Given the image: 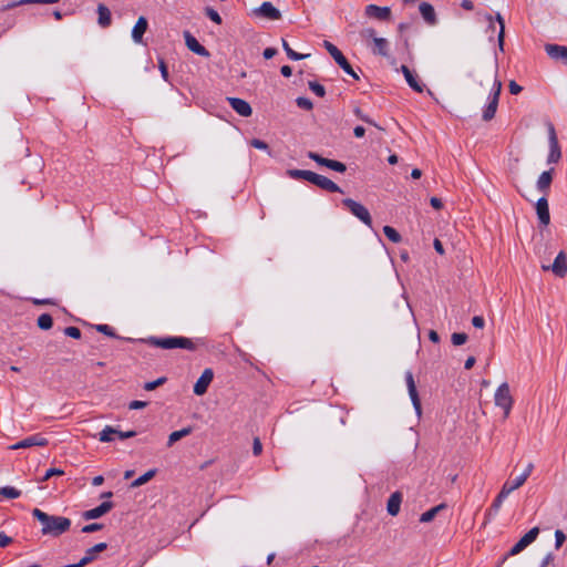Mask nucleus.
I'll use <instances>...</instances> for the list:
<instances>
[{
	"label": "nucleus",
	"instance_id": "1",
	"mask_svg": "<svg viewBox=\"0 0 567 567\" xmlns=\"http://www.w3.org/2000/svg\"><path fill=\"white\" fill-rule=\"evenodd\" d=\"M498 73V63L495 62L493 76H492V85L489 89L488 103L486 107L483 110L482 117L484 121H491L497 111L499 96L503 87L502 81L497 76Z\"/></svg>",
	"mask_w": 567,
	"mask_h": 567
},
{
	"label": "nucleus",
	"instance_id": "2",
	"mask_svg": "<svg viewBox=\"0 0 567 567\" xmlns=\"http://www.w3.org/2000/svg\"><path fill=\"white\" fill-rule=\"evenodd\" d=\"M32 515L41 523V532H65L71 527V520L69 518L48 515L39 508H34Z\"/></svg>",
	"mask_w": 567,
	"mask_h": 567
},
{
	"label": "nucleus",
	"instance_id": "3",
	"mask_svg": "<svg viewBox=\"0 0 567 567\" xmlns=\"http://www.w3.org/2000/svg\"><path fill=\"white\" fill-rule=\"evenodd\" d=\"M147 343L162 349H186L189 351H194L196 349L195 343L192 339L186 337H166V338H156L152 337L147 340Z\"/></svg>",
	"mask_w": 567,
	"mask_h": 567
},
{
	"label": "nucleus",
	"instance_id": "4",
	"mask_svg": "<svg viewBox=\"0 0 567 567\" xmlns=\"http://www.w3.org/2000/svg\"><path fill=\"white\" fill-rule=\"evenodd\" d=\"M360 37L363 41H371V51L373 54L381 56H389L390 53V43L385 38H381L377 35V32L373 28H364L360 31Z\"/></svg>",
	"mask_w": 567,
	"mask_h": 567
},
{
	"label": "nucleus",
	"instance_id": "5",
	"mask_svg": "<svg viewBox=\"0 0 567 567\" xmlns=\"http://www.w3.org/2000/svg\"><path fill=\"white\" fill-rule=\"evenodd\" d=\"M495 405L503 409L504 419L509 416L511 410L513 408V396L511 394L509 385L507 382H503L495 391L494 394Z\"/></svg>",
	"mask_w": 567,
	"mask_h": 567
},
{
	"label": "nucleus",
	"instance_id": "6",
	"mask_svg": "<svg viewBox=\"0 0 567 567\" xmlns=\"http://www.w3.org/2000/svg\"><path fill=\"white\" fill-rule=\"evenodd\" d=\"M324 48L330 53V55L334 59L337 64L349 75H351L353 79L358 80L359 75L353 70L351 64L348 62L346 56L342 54V52L331 42L324 41L323 42Z\"/></svg>",
	"mask_w": 567,
	"mask_h": 567
},
{
	"label": "nucleus",
	"instance_id": "7",
	"mask_svg": "<svg viewBox=\"0 0 567 567\" xmlns=\"http://www.w3.org/2000/svg\"><path fill=\"white\" fill-rule=\"evenodd\" d=\"M548 132V143H549V153L547 156L548 164H556L561 158V151L558 143L556 130L553 123L548 122L546 124Z\"/></svg>",
	"mask_w": 567,
	"mask_h": 567
},
{
	"label": "nucleus",
	"instance_id": "8",
	"mask_svg": "<svg viewBox=\"0 0 567 567\" xmlns=\"http://www.w3.org/2000/svg\"><path fill=\"white\" fill-rule=\"evenodd\" d=\"M342 204L350 210V213L360 219L368 227L372 226V217L367 207L362 204L351 199L346 198L342 200Z\"/></svg>",
	"mask_w": 567,
	"mask_h": 567
},
{
	"label": "nucleus",
	"instance_id": "9",
	"mask_svg": "<svg viewBox=\"0 0 567 567\" xmlns=\"http://www.w3.org/2000/svg\"><path fill=\"white\" fill-rule=\"evenodd\" d=\"M534 468L533 463H528L522 474L507 481L503 485V495H509L515 489L519 488L527 481Z\"/></svg>",
	"mask_w": 567,
	"mask_h": 567
},
{
	"label": "nucleus",
	"instance_id": "10",
	"mask_svg": "<svg viewBox=\"0 0 567 567\" xmlns=\"http://www.w3.org/2000/svg\"><path fill=\"white\" fill-rule=\"evenodd\" d=\"M364 16L371 20L388 22L392 18V12H391L390 7H379L377 4H368L364 8Z\"/></svg>",
	"mask_w": 567,
	"mask_h": 567
},
{
	"label": "nucleus",
	"instance_id": "11",
	"mask_svg": "<svg viewBox=\"0 0 567 567\" xmlns=\"http://www.w3.org/2000/svg\"><path fill=\"white\" fill-rule=\"evenodd\" d=\"M308 157L310 159L315 161L317 164H319L321 166H326V167H328L332 171H336L338 173H344L347 171V166L342 162L322 157L318 153L308 152Z\"/></svg>",
	"mask_w": 567,
	"mask_h": 567
},
{
	"label": "nucleus",
	"instance_id": "12",
	"mask_svg": "<svg viewBox=\"0 0 567 567\" xmlns=\"http://www.w3.org/2000/svg\"><path fill=\"white\" fill-rule=\"evenodd\" d=\"M252 13L257 17H262L268 20H279L281 18L280 11L268 1L261 3L260 7L252 10Z\"/></svg>",
	"mask_w": 567,
	"mask_h": 567
},
{
	"label": "nucleus",
	"instance_id": "13",
	"mask_svg": "<svg viewBox=\"0 0 567 567\" xmlns=\"http://www.w3.org/2000/svg\"><path fill=\"white\" fill-rule=\"evenodd\" d=\"M213 379L214 371L210 368L205 369L194 385V393L196 395H204Z\"/></svg>",
	"mask_w": 567,
	"mask_h": 567
},
{
	"label": "nucleus",
	"instance_id": "14",
	"mask_svg": "<svg viewBox=\"0 0 567 567\" xmlns=\"http://www.w3.org/2000/svg\"><path fill=\"white\" fill-rule=\"evenodd\" d=\"M405 381H406L409 395H410L413 406L416 411V414L421 415V412H422L421 402H420V398L417 394V390H416V385H415L412 372L408 371L405 373Z\"/></svg>",
	"mask_w": 567,
	"mask_h": 567
},
{
	"label": "nucleus",
	"instance_id": "15",
	"mask_svg": "<svg viewBox=\"0 0 567 567\" xmlns=\"http://www.w3.org/2000/svg\"><path fill=\"white\" fill-rule=\"evenodd\" d=\"M543 270H551L556 276L564 277L567 274V257L564 251H560L551 266H542Z\"/></svg>",
	"mask_w": 567,
	"mask_h": 567
},
{
	"label": "nucleus",
	"instance_id": "16",
	"mask_svg": "<svg viewBox=\"0 0 567 567\" xmlns=\"http://www.w3.org/2000/svg\"><path fill=\"white\" fill-rule=\"evenodd\" d=\"M48 444V440L40 434H35L29 437H25L18 443L10 446L11 450L19 449H29L32 446H45Z\"/></svg>",
	"mask_w": 567,
	"mask_h": 567
},
{
	"label": "nucleus",
	"instance_id": "17",
	"mask_svg": "<svg viewBox=\"0 0 567 567\" xmlns=\"http://www.w3.org/2000/svg\"><path fill=\"white\" fill-rule=\"evenodd\" d=\"M311 184L331 193H341V188L328 177L313 173Z\"/></svg>",
	"mask_w": 567,
	"mask_h": 567
},
{
	"label": "nucleus",
	"instance_id": "18",
	"mask_svg": "<svg viewBox=\"0 0 567 567\" xmlns=\"http://www.w3.org/2000/svg\"><path fill=\"white\" fill-rule=\"evenodd\" d=\"M227 101L231 109L240 116L248 117L251 115L252 109L247 101L239 97H227Z\"/></svg>",
	"mask_w": 567,
	"mask_h": 567
},
{
	"label": "nucleus",
	"instance_id": "19",
	"mask_svg": "<svg viewBox=\"0 0 567 567\" xmlns=\"http://www.w3.org/2000/svg\"><path fill=\"white\" fill-rule=\"evenodd\" d=\"M545 51L550 59L560 61L567 65V47L558 44H546Z\"/></svg>",
	"mask_w": 567,
	"mask_h": 567
},
{
	"label": "nucleus",
	"instance_id": "20",
	"mask_svg": "<svg viewBox=\"0 0 567 567\" xmlns=\"http://www.w3.org/2000/svg\"><path fill=\"white\" fill-rule=\"evenodd\" d=\"M535 208L539 223L543 226H547L550 223V214L547 198L545 196L540 197L536 202Z\"/></svg>",
	"mask_w": 567,
	"mask_h": 567
},
{
	"label": "nucleus",
	"instance_id": "21",
	"mask_svg": "<svg viewBox=\"0 0 567 567\" xmlns=\"http://www.w3.org/2000/svg\"><path fill=\"white\" fill-rule=\"evenodd\" d=\"M184 38H185V44L187 47L188 50H190L192 52L200 55V56H209V52L206 50L205 47H203L197 40L195 37H193L190 34V32L188 31H185L184 32Z\"/></svg>",
	"mask_w": 567,
	"mask_h": 567
},
{
	"label": "nucleus",
	"instance_id": "22",
	"mask_svg": "<svg viewBox=\"0 0 567 567\" xmlns=\"http://www.w3.org/2000/svg\"><path fill=\"white\" fill-rule=\"evenodd\" d=\"M113 508V503L110 502V501H105L103 502L101 505H99L97 507L95 508H92V509H89V511H85L83 514H82V517L86 520L89 519H95V518H99L101 517L102 515L106 514L107 512H110L111 509Z\"/></svg>",
	"mask_w": 567,
	"mask_h": 567
},
{
	"label": "nucleus",
	"instance_id": "23",
	"mask_svg": "<svg viewBox=\"0 0 567 567\" xmlns=\"http://www.w3.org/2000/svg\"><path fill=\"white\" fill-rule=\"evenodd\" d=\"M401 72L411 89L419 93L423 92L424 84L419 81L417 75L414 72H412L406 65H401Z\"/></svg>",
	"mask_w": 567,
	"mask_h": 567
},
{
	"label": "nucleus",
	"instance_id": "24",
	"mask_svg": "<svg viewBox=\"0 0 567 567\" xmlns=\"http://www.w3.org/2000/svg\"><path fill=\"white\" fill-rule=\"evenodd\" d=\"M419 10H420V13L423 18V20L429 24V25H435L437 24V17H436V13H435V10H434V7L429 3V2H422L420 6H419Z\"/></svg>",
	"mask_w": 567,
	"mask_h": 567
},
{
	"label": "nucleus",
	"instance_id": "25",
	"mask_svg": "<svg viewBox=\"0 0 567 567\" xmlns=\"http://www.w3.org/2000/svg\"><path fill=\"white\" fill-rule=\"evenodd\" d=\"M553 172L554 168H550L548 171L543 172L536 183V187L539 192H542L544 195H547L553 182Z\"/></svg>",
	"mask_w": 567,
	"mask_h": 567
},
{
	"label": "nucleus",
	"instance_id": "26",
	"mask_svg": "<svg viewBox=\"0 0 567 567\" xmlns=\"http://www.w3.org/2000/svg\"><path fill=\"white\" fill-rule=\"evenodd\" d=\"M147 20L145 17H140L132 29V39L135 43H142L143 35L147 30Z\"/></svg>",
	"mask_w": 567,
	"mask_h": 567
},
{
	"label": "nucleus",
	"instance_id": "27",
	"mask_svg": "<svg viewBox=\"0 0 567 567\" xmlns=\"http://www.w3.org/2000/svg\"><path fill=\"white\" fill-rule=\"evenodd\" d=\"M537 534H524V536L511 548L508 555L514 556L524 550L536 539Z\"/></svg>",
	"mask_w": 567,
	"mask_h": 567
},
{
	"label": "nucleus",
	"instance_id": "28",
	"mask_svg": "<svg viewBox=\"0 0 567 567\" xmlns=\"http://www.w3.org/2000/svg\"><path fill=\"white\" fill-rule=\"evenodd\" d=\"M97 23L101 28H107L111 25L112 23V16H111V11L110 9L103 4V3H100L97 6Z\"/></svg>",
	"mask_w": 567,
	"mask_h": 567
},
{
	"label": "nucleus",
	"instance_id": "29",
	"mask_svg": "<svg viewBox=\"0 0 567 567\" xmlns=\"http://www.w3.org/2000/svg\"><path fill=\"white\" fill-rule=\"evenodd\" d=\"M402 503V495L400 492H395L391 494L388 499L386 509L391 516H395L400 512V506Z\"/></svg>",
	"mask_w": 567,
	"mask_h": 567
},
{
	"label": "nucleus",
	"instance_id": "30",
	"mask_svg": "<svg viewBox=\"0 0 567 567\" xmlns=\"http://www.w3.org/2000/svg\"><path fill=\"white\" fill-rule=\"evenodd\" d=\"M287 175L293 179H305V181L311 183L312 177H313V172L306 171V169H288Z\"/></svg>",
	"mask_w": 567,
	"mask_h": 567
},
{
	"label": "nucleus",
	"instance_id": "31",
	"mask_svg": "<svg viewBox=\"0 0 567 567\" xmlns=\"http://www.w3.org/2000/svg\"><path fill=\"white\" fill-rule=\"evenodd\" d=\"M192 433V427H184L178 431H174L168 435L167 446L171 447L174 443L182 440L183 437Z\"/></svg>",
	"mask_w": 567,
	"mask_h": 567
},
{
	"label": "nucleus",
	"instance_id": "32",
	"mask_svg": "<svg viewBox=\"0 0 567 567\" xmlns=\"http://www.w3.org/2000/svg\"><path fill=\"white\" fill-rule=\"evenodd\" d=\"M59 1L60 0H20V1H17V2L9 3L7 6V8L11 9V8H14V7H18V6H23V4H53V3H56Z\"/></svg>",
	"mask_w": 567,
	"mask_h": 567
},
{
	"label": "nucleus",
	"instance_id": "33",
	"mask_svg": "<svg viewBox=\"0 0 567 567\" xmlns=\"http://www.w3.org/2000/svg\"><path fill=\"white\" fill-rule=\"evenodd\" d=\"M445 507V504H440L437 506L432 507L431 509L426 511L421 515L420 520L424 523L431 522L436 516V514L444 509Z\"/></svg>",
	"mask_w": 567,
	"mask_h": 567
},
{
	"label": "nucleus",
	"instance_id": "34",
	"mask_svg": "<svg viewBox=\"0 0 567 567\" xmlns=\"http://www.w3.org/2000/svg\"><path fill=\"white\" fill-rule=\"evenodd\" d=\"M282 48L284 50L286 51L287 55L289 59L293 60V61H299V60H303L306 58H308L310 54H301V53H297L296 51H293L288 42L282 39Z\"/></svg>",
	"mask_w": 567,
	"mask_h": 567
},
{
	"label": "nucleus",
	"instance_id": "35",
	"mask_svg": "<svg viewBox=\"0 0 567 567\" xmlns=\"http://www.w3.org/2000/svg\"><path fill=\"white\" fill-rule=\"evenodd\" d=\"M156 474L155 470H150L140 477H137L132 484V487H140L151 481Z\"/></svg>",
	"mask_w": 567,
	"mask_h": 567
},
{
	"label": "nucleus",
	"instance_id": "36",
	"mask_svg": "<svg viewBox=\"0 0 567 567\" xmlns=\"http://www.w3.org/2000/svg\"><path fill=\"white\" fill-rule=\"evenodd\" d=\"M117 432L116 429L110 426V425H106L99 434V440L101 442H111L113 441V436L116 435L115 433Z\"/></svg>",
	"mask_w": 567,
	"mask_h": 567
},
{
	"label": "nucleus",
	"instance_id": "37",
	"mask_svg": "<svg viewBox=\"0 0 567 567\" xmlns=\"http://www.w3.org/2000/svg\"><path fill=\"white\" fill-rule=\"evenodd\" d=\"M53 324L52 317L49 313H42L38 318V327L42 330H49Z\"/></svg>",
	"mask_w": 567,
	"mask_h": 567
},
{
	"label": "nucleus",
	"instance_id": "38",
	"mask_svg": "<svg viewBox=\"0 0 567 567\" xmlns=\"http://www.w3.org/2000/svg\"><path fill=\"white\" fill-rule=\"evenodd\" d=\"M496 21L499 23V32H498V37H497L498 47L503 51V49H504V37H505V24H504V19H503V17L499 13L496 14Z\"/></svg>",
	"mask_w": 567,
	"mask_h": 567
},
{
	"label": "nucleus",
	"instance_id": "39",
	"mask_svg": "<svg viewBox=\"0 0 567 567\" xmlns=\"http://www.w3.org/2000/svg\"><path fill=\"white\" fill-rule=\"evenodd\" d=\"M383 233L385 237L391 240L392 243H400L401 241V235L391 226H384Z\"/></svg>",
	"mask_w": 567,
	"mask_h": 567
},
{
	"label": "nucleus",
	"instance_id": "40",
	"mask_svg": "<svg viewBox=\"0 0 567 567\" xmlns=\"http://www.w3.org/2000/svg\"><path fill=\"white\" fill-rule=\"evenodd\" d=\"M106 548L105 543H99L93 547L89 548L83 557H90L91 561L95 559L96 555Z\"/></svg>",
	"mask_w": 567,
	"mask_h": 567
},
{
	"label": "nucleus",
	"instance_id": "41",
	"mask_svg": "<svg viewBox=\"0 0 567 567\" xmlns=\"http://www.w3.org/2000/svg\"><path fill=\"white\" fill-rule=\"evenodd\" d=\"M0 495H3L7 498H18L21 495V492L14 487L6 486L0 488Z\"/></svg>",
	"mask_w": 567,
	"mask_h": 567
},
{
	"label": "nucleus",
	"instance_id": "42",
	"mask_svg": "<svg viewBox=\"0 0 567 567\" xmlns=\"http://www.w3.org/2000/svg\"><path fill=\"white\" fill-rule=\"evenodd\" d=\"M205 14L215 23L217 24H221L223 20H221V17L219 16V13L210 8V7H207L205 8Z\"/></svg>",
	"mask_w": 567,
	"mask_h": 567
},
{
	"label": "nucleus",
	"instance_id": "43",
	"mask_svg": "<svg viewBox=\"0 0 567 567\" xmlns=\"http://www.w3.org/2000/svg\"><path fill=\"white\" fill-rule=\"evenodd\" d=\"M309 89L318 96L323 97L326 94V90L323 85L319 84L318 82L310 81L309 82Z\"/></svg>",
	"mask_w": 567,
	"mask_h": 567
},
{
	"label": "nucleus",
	"instance_id": "44",
	"mask_svg": "<svg viewBox=\"0 0 567 567\" xmlns=\"http://www.w3.org/2000/svg\"><path fill=\"white\" fill-rule=\"evenodd\" d=\"M451 340L454 346H462L467 341V334L463 332H455L452 334Z\"/></svg>",
	"mask_w": 567,
	"mask_h": 567
},
{
	"label": "nucleus",
	"instance_id": "45",
	"mask_svg": "<svg viewBox=\"0 0 567 567\" xmlns=\"http://www.w3.org/2000/svg\"><path fill=\"white\" fill-rule=\"evenodd\" d=\"M297 105L306 111H310L313 107L312 102L308 97L299 96L296 100Z\"/></svg>",
	"mask_w": 567,
	"mask_h": 567
},
{
	"label": "nucleus",
	"instance_id": "46",
	"mask_svg": "<svg viewBox=\"0 0 567 567\" xmlns=\"http://www.w3.org/2000/svg\"><path fill=\"white\" fill-rule=\"evenodd\" d=\"M64 333H65V336L71 337L73 339H80L81 338L80 329L76 328V327H73V326L66 327L64 329Z\"/></svg>",
	"mask_w": 567,
	"mask_h": 567
},
{
	"label": "nucleus",
	"instance_id": "47",
	"mask_svg": "<svg viewBox=\"0 0 567 567\" xmlns=\"http://www.w3.org/2000/svg\"><path fill=\"white\" fill-rule=\"evenodd\" d=\"M165 380H166L165 378H159V379H157V380H155V381L146 382V383L144 384V389H145L146 391H153V390H155L157 386L162 385V384L165 382Z\"/></svg>",
	"mask_w": 567,
	"mask_h": 567
},
{
	"label": "nucleus",
	"instance_id": "48",
	"mask_svg": "<svg viewBox=\"0 0 567 567\" xmlns=\"http://www.w3.org/2000/svg\"><path fill=\"white\" fill-rule=\"evenodd\" d=\"M250 145L257 150L267 151L270 154L267 143L261 140L254 138L250 141Z\"/></svg>",
	"mask_w": 567,
	"mask_h": 567
},
{
	"label": "nucleus",
	"instance_id": "49",
	"mask_svg": "<svg viewBox=\"0 0 567 567\" xmlns=\"http://www.w3.org/2000/svg\"><path fill=\"white\" fill-rule=\"evenodd\" d=\"M96 330L99 332H102V333L109 336V337H115L114 330L107 324H99V326H96Z\"/></svg>",
	"mask_w": 567,
	"mask_h": 567
},
{
	"label": "nucleus",
	"instance_id": "50",
	"mask_svg": "<svg viewBox=\"0 0 567 567\" xmlns=\"http://www.w3.org/2000/svg\"><path fill=\"white\" fill-rule=\"evenodd\" d=\"M354 113L363 122L378 127L377 123L373 120H371L370 117H368L367 115H364L360 109H355Z\"/></svg>",
	"mask_w": 567,
	"mask_h": 567
},
{
	"label": "nucleus",
	"instance_id": "51",
	"mask_svg": "<svg viewBox=\"0 0 567 567\" xmlns=\"http://www.w3.org/2000/svg\"><path fill=\"white\" fill-rule=\"evenodd\" d=\"M261 452H262V444H261L259 437H255L254 443H252V453H254V455L257 456Z\"/></svg>",
	"mask_w": 567,
	"mask_h": 567
},
{
	"label": "nucleus",
	"instance_id": "52",
	"mask_svg": "<svg viewBox=\"0 0 567 567\" xmlns=\"http://www.w3.org/2000/svg\"><path fill=\"white\" fill-rule=\"evenodd\" d=\"M508 89H509L511 94H514V95L519 94L523 90V87L519 84H517L515 81H511L508 83Z\"/></svg>",
	"mask_w": 567,
	"mask_h": 567
},
{
	"label": "nucleus",
	"instance_id": "53",
	"mask_svg": "<svg viewBox=\"0 0 567 567\" xmlns=\"http://www.w3.org/2000/svg\"><path fill=\"white\" fill-rule=\"evenodd\" d=\"M64 472L62 470H59V468H49L43 477V481H48L50 477L54 476V475H63Z\"/></svg>",
	"mask_w": 567,
	"mask_h": 567
},
{
	"label": "nucleus",
	"instance_id": "54",
	"mask_svg": "<svg viewBox=\"0 0 567 567\" xmlns=\"http://www.w3.org/2000/svg\"><path fill=\"white\" fill-rule=\"evenodd\" d=\"M472 324H473L475 328H477V329H482V328H484L485 320H484V318H483V317H481V316H475V317H473V319H472Z\"/></svg>",
	"mask_w": 567,
	"mask_h": 567
},
{
	"label": "nucleus",
	"instance_id": "55",
	"mask_svg": "<svg viewBox=\"0 0 567 567\" xmlns=\"http://www.w3.org/2000/svg\"><path fill=\"white\" fill-rule=\"evenodd\" d=\"M146 405H147V403H146V402H144V401L134 400V401H132V402L130 403L128 408H130L131 410H138V409H143V408H145Z\"/></svg>",
	"mask_w": 567,
	"mask_h": 567
},
{
	"label": "nucleus",
	"instance_id": "56",
	"mask_svg": "<svg viewBox=\"0 0 567 567\" xmlns=\"http://www.w3.org/2000/svg\"><path fill=\"white\" fill-rule=\"evenodd\" d=\"M121 440H125V439H130V437H133L136 435V432L135 431H126V432H122V431H118L115 433Z\"/></svg>",
	"mask_w": 567,
	"mask_h": 567
},
{
	"label": "nucleus",
	"instance_id": "57",
	"mask_svg": "<svg viewBox=\"0 0 567 567\" xmlns=\"http://www.w3.org/2000/svg\"><path fill=\"white\" fill-rule=\"evenodd\" d=\"M276 54L277 50L275 48H266L262 53L264 58L267 60L272 59Z\"/></svg>",
	"mask_w": 567,
	"mask_h": 567
},
{
	"label": "nucleus",
	"instance_id": "58",
	"mask_svg": "<svg viewBox=\"0 0 567 567\" xmlns=\"http://www.w3.org/2000/svg\"><path fill=\"white\" fill-rule=\"evenodd\" d=\"M507 496H508V495H503V489H502V491L499 492V494L497 495V497L495 498L493 506H494L495 508H499V507H501V505H502V503H503V501H504Z\"/></svg>",
	"mask_w": 567,
	"mask_h": 567
},
{
	"label": "nucleus",
	"instance_id": "59",
	"mask_svg": "<svg viewBox=\"0 0 567 567\" xmlns=\"http://www.w3.org/2000/svg\"><path fill=\"white\" fill-rule=\"evenodd\" d=\"M159 70H161V74H162L163 79L165 81H167V79H168V70H167V66H166L164 60H159Z\"/></svg>",
	"mask_w": 567,
	"mask_h": 567
},
{
	"label": "nucleus",
	"instance_id": "60",
	"mask_svg": "<svg viewBox=\"0 0 567 567\" xmlns=\"http://www.w3.org/2000/svg\"><path fill=\"white\" fill-rule=\"evenodd\" d=\"M555 535H556L555 547L559 548L566 540V534H555Z\"/></svg>",
	"mask_w": 567,
	"mask_h": 567
},
{
	"label": "nucleus",
	"instance_id": "61",
	"mask_svg": "<svg viewBox=\"0 0 567 567\" xmlns=\"http://www.w3.org/2000/svg\"><path fill=\"white\" fill-rule=\"evenodd\" d=\"M101 527H102L101 525L94 523V524H90V525L82 527L81 532H96Z\"/></svg>",
	"mask_w": 567,
	"mask_h": 567
},
{
	"label": "nucleus",
	"instance_id": "62",
	"mask_svg": "<svg viewBox=\"0 0 567 567\" xmlns=\"http://www.w3.org/2000/svg\"><path fill=\"white\" fill-rule=\"evenodd\" d=\"M12 542V538L6 534H0V546L6 547Z\"/></svg>",
	"mask_w": 567,
	"mask_h": 567
},
{
	"label": "nucleus",
	"instance_id": "63",
	"mask_svg": "<svg viewBox=\"0 0 567 567\" xmlns=\"http://www.w3.org/2000/svg\"><path fill=\"white\" fill-rule=\"evenodd\" d=\"M430 203H431V206H432L433 208H435V209H441V208H442V206H443V204H442L441 199H440V198H437V197H432V198H431V200H430Z\"/></svg>",
	"mask_w": 567,
	"mask_h": 567
},
{
	"label": "nucleus",
	"instance_id": "64",
	"mask_svg": "<svg viewBox=\"0 0 567 567\" xmlns=\"http://www.w3.org/2000/svg\"><path fill=\"white\" fill-rule=\"evenodd\" d=\"M554 560L553 555L549 553L545 556L539 567H547L549 564H551Z\"/></svg>",
	"mask_w": 567,
	"mask_h": 567
}]
</instances>
